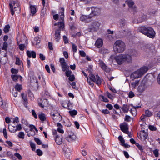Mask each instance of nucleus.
Returning <instances> with one entry per match:
<instances>
[{"label":"nucleus","instance_id":"obj_13","mask_svg":"<svg viewBox=\"0 0 160 160\" xmlns=\"http://www.w3.org/2000/svg\"><path fill=\"white\" fill-rule=\"evenodd\" d=\"M52 118L53 120L55 122L60 121L62 120V117L58 113L52 114Z\"/></svg>","mask_w":160,"mask_h":160},{"label":"nucleus","instance_id":"obj_46","mask_svg":"<svg viewBox=\"0 0 160 160\" xmlns=\"http://www.w3.org/2000/svg\"><path fill=\"white\" fill-rule=\"evenodd\" d=\"M22 129V127L21 125L20 124H17L16 126V128H15V129L16 130V132L17 131H20Z\"/></svg>","mask_w":160,"mask_h":160},{"label":"nucleus","instance_id":"obj_52","mask_svg":"<svg viewBox=\"0 0 160 160\" xmlns=\"http://www.w3.org/2000/svg\"><path fill=\"white\" fill-rule=\"evenodd\" d=\"M72 48L73 52H76L77 50V46L74 44H72Z\"/></svg>","mask_w":160,"mask_h":160},{"label":"nucleus","instance_id":"obj_41","mask_svg":"<svg viewBox=\"0 0 160 160\" xmlns=\"http://www.w3.org/2000/svg\"><path fill=\"white\" fill-rule=\"evenodd\" d=\"M63 22L64 21H62V20L61 22L58 23V25L59 28V29H60V28L63 29L64 28V24Z\"/></svg>","mask_w":160,"mask_h":160},{"label":"nucleus","instance_id":"obj_51","mask_svg":"<svg viewBox=\"0 0 160 160\" xmlns=\"http://www.w3.org/2000/svg\"><path fill=\"white\" fill-rule=\"evenodd\" d=\"M34 140L38 145H41L42 143V142L38 138H34Z\"/></svg>","mask_w":160,"mask_h":160},{"label":"nucleus","instance_id":"obj_30","mask_svg":"<svg viewBox=\"0 0 160 160\" xmlns=\"http://www.w3.org/2000/svg\"><path fill=\"white\" fill-rule=\"evenodd\" d=\"M30 9L31 13L33 15L35 14L36 13V8L35 6L33 5L30 6Z\"/></svg>","mask_w":160,"mask_h":160},{"label":"nucleus","instance_id":"obj_9","mask_svg":"<svg viewBox=\"0 0 160 160\" xmlns=\"http://www.w3.org/2000/svg\"><path fill=\"white\" fill-rule=\"evenodd\" d=\"M91 9L92 12L90 15L91 18L92 16V15H93V16H96L99 15L100 13L101 10L99 8L97 7H93L91 8Z\"/></svg>","mask_w":160,"mask_h":160},{"label":"nucleus","instance_id":"obj_38","mask_svg":"<svg viewBox=\"0 0 160 160\" xmlns=\"http://www.w3.org/2000/svg\"><path fill=\"white\" fill-rule=\"evenodd\" d=\"M18 42V44L19 46V49L21 50H23L25 48V45L24 44H19V43H20V42H18Z\"/></svg>","mask_w":160,"mask_h":160},{"label":"nucleus","instance_id":"obj_3","mask_svg":"<svg viewBox=\"0 0 160 160\" xmlns=\"http://www.w3.org/2000/svg\"><path fill=\"white\" fill-rule=\"evenodd\" d=\"M125 45L124 43L121 40H117L114 44L113 49L116 53L123 52L125 49Z\"/></svg>","mask_w":160,"mask_h":160},{"label":"nucleus","instance_id":"obj_32","mask_svg":"<svg viewBox=\"0 0 160 160\" xmlns=\"http://www.w3.org/2000/svg\"><path fill=\"white\" fill-rule=\"evenodd\" d=\"M70 114L72 116L74 117L77 114V112L75 110H71L69 111Z\"/></svg>","mask_w":160,"mask_h":160},{"label":"nucleus","instance_id":"obj_54","mask_svg":"<svg viewBox=\"0 0 160 160\" xmlns=\"http://www.w3.org/2000/svg\"><path fill=\"white\" fill-rule=\"evenodd\" d=\"M18 69L12 68L11 69V72L12 74H17L18 72Z\"/></svg>","mask_w":160,"mask_h":160},{"label":"nucleus","instance_id":"obj_45","mask_svg":"<svg viewBox=\"0 0 160 160\" xmlns=\"http://www.w3.org/2000/svg\"><path fill=\"white\" fill-rule=\"evenodd\" d=\"M131 118L130 116L128 115H126L124 120L126 121L129 122L131 121Z\"/></svg>","mask_w":160,"mask_h":160},{"label":"nucleus","instance_id":"obj_57","mask_svg":"<svg viewBox=\"0 0 160 160\" xmlns=\"http://www.w3.org/2000/svg\"><path fill=\"white\" fill-rule=\"evenodd\" d=\"M34 40L36 41V44H37L40 43L41 39L39 37H36L35 38Z\"/></svg>","mask_w":160,"mask_h":160},{"label":"nucleus","instance_id":"obj_8","mask_svg":"<svg viewBox=\"0 0 160 160\" xmlns=\"http://www.w3.org/2000/svg\"><path fill=\"white\" fill-rule=\"evenodd\" d=\"M146 86L144 82L142 81L139 82L138 86L137 88V90L139 92H143L146 89Z\"/></svg>","mask_w":160,"mask_h":160},{"label":"nucleus","instance_id":"obj_4","mask_svg":"<svg viewBox=\"0 0 160 160\" xmlns=\"http://www.w3.org/2000/svg\"><path fill=\"white\" fill-rule=\"evenodd\" d=\"M148 70V68L147 67H143L140 69L134 72L131 75V78L132 79H134L141 77L143 74Z\"/></svg>","mask_w":160,"mask_h":160},{"label":"nucleus","instance_id":"obj_1","mask_svg":"<svg viewBox=\"0 0 160 160\" xmlns=\"http://www.w3.org/2000/svg\"><path fill=\"white\" fill-rule=\"evenodd\" d=\"M138 30L150 38H154L155 35L153 29L150 27H141L138 28Z\"/></svg>","mask_w":160,"mask_h":160},{"label":"nucleus","instance_id":"obj_61","mask_svg":"<svg viewBox=\"0 0 160 160\" xmlns=\"http://www.w3.org/2000/svg\"><path fill=\"white\" fill-rule=\"evenodd\" d=\"M21 62L19 58L18 57L16 58V64L18 65H20L21 64Z\"/></svg>","mask_w":160,"mask_h":160},{"label":"nucleus","instance_id":"obj_58","mask_svg":"<svg viewBox=\"0 0 160 160\" xmlns=\"http://www.w3.org/2000/svg\"><path fill=\"white\" fill-rule=\"evenodd\" d=\"M3 135H4V137L6 138L7 139L8 136H7V135L6 129V128H4L3 129Z\"/></svg>","mask_w":160,"mask_h":160},{"label":"nucleus","instance_id":"obj_21","mask_svg":"<svg viewBox=\"0 0 160 160\" xmlns=\"http://www.w3.org/2000/svg\"><path fill=\"white\" fill-rule=\"evenodd\" d=\"M130 106L128 104H123L121 109L124 113H127L129 110Z\"/></svg>","mask_w":160,"mask_h":160},{"label":"nucleus","instance_id":"obj_48","mask_svg":"<svg viewBox=\"0 0 160 160\" xmlns=\"http://www.w3.org/2000/svg\"><path fill=\"white\" fill-rule=\"evenodd\" d=\"M145 115L147 117H150L152 115V112L148 110H147L145 111Z\"/></svg>","mask_w":160,"mask_h":160},{"label":"nucleus","instance_id":"obj_7","mask_svg":"<svg viewBox=\"0 0 160 160\" xmlns=\"http://www.w3.org/2000/svg\"><path fill=\"white\" fill-rule=\"evenodd\" d=\"M100 25V23L98 22L93 21L89 26V28L91 31H97L99 29Z\"/></svg>","mask_w":160,"mask_h":160},{"label":"nucleus","instance_id":"obj_28","mask_svg":"<svg viewBox=\"0 0 160 160\" xmlns=\"http://www.w3.org/2000/svg\"><path fill=\"white\" fill-rule=\"evenodd\" d=\"M8 128L9 131L11 132H16L15 127V126H13L10 125H8Z\"/></svg>","mask_w":160,"mask_h":160},{"label":"nucleus","instance_id":"obj_42","mask_svg":"<svg viewBox=\"0 0 160 160\" xmlns=\"http://www.w3.org/2000/svg\"><path fill=\"white\" fill-rule=\"evenodd\" d=\"M10 28V26L9 25H6L4 27L3 31L5 33H6L8 32L9 31V29Z\"/></svg>","mask_w":160,"mask_h":160},{"label":"nucleus","instance_id":"obj_60","mask_svg":"<svg viewBox=\"0 0 160 160\" xmlns=\"http://www.w3.org/2000/svg\"><path fill=\"white\" fill-rule=\"evenodd\" d=\"M72 71L69 70H67L65 72L66 75L67 77H69L71 75L72 73Z\"/></svg>","mask_w":160,"mask_h":160},{"label":"nucleus","instance_id":"obj_16","mask_svg":"<svg viewBox=\"0 0 160 160\" xmlns=\"http://www.w3.org/2000/svg\"><path fill=\"white\" fill-rule=\"evenodd\" d=\"M103 42L102 39L99 38L97 40L95 44V45L98 48L101 47L103 45Z\"/></svg>","mask_w":160,"mask_h":160},{"label":"nucleus","instance_id":"obj_62","mask_svg":"<svg viewBox=\"0 0 160 160\" xmlns=\"http://www.w3.org/2000/svg\"><path fill=\"white\" fill-rule=\"evenodd\" d=\"M19 122V118L18 117H15V118H13V123H18V122Z\"/></svg>","mask_w":160,"mask_h":160},{"label":"nucleus","instance_id":"obj_31","mask_svg":"<svg viewBox=\"0 0 160 160\" xmlns=\"http://www.w3.org/2000/svg\"><path fill=\"white\" fill-rule=\"evenodd\" d=\"M99 52L102 54H105L108 53L109 50L107 49L102 48L100 50Z\"/></svg>","mask_w":160,"mask_h":160},{"label":"nucleus","instance_id":"obj_20","mask_svg":"<svg viewBox=\"0 0 160 160\" xmlns=\"http://www.w3.org/2000/svg\"><path fill=\"white\" fill-rule=\"evenodd\" d=\"M133 107V109H131L130 110V112L132 114L133 116H135L136 114V109L137 108H141V106H134L132 105H131Z\"/></svg>","mask_w":160,"mask_h":160},{"label":"nucleus","instance_id":"obj_22","mask_svg":"<svg viewBox=\"0 0 160 160\" xmlns=\"http://www.w3.org/2000/svg\"><path fill=\"white\" fill-rule=\"evenodd\" d=\"M11 77L12 80L14 81H17L18 79H19L21 81H22V78L20 76L16 75H12Z\"/></svg>","mask_w":160,"mask_h":160},{"label":"nucleus","instance_id":"obj_37","mask_svg":"<svg viewBox=\"0 0 160 160\" xmlns=\"http://www.w3.org/2000/svg\"><path fill=\"white\" fill-rule=\"evenodd\" d=\"M61 67L62 69V71H65L66 70V69L68 68V67L67 65L66 62L64 63L61 64Z\"/></svg>","mask_w":160,"mask_h":160},{"label":"nucleus","instance_id":"obj_33","mask_svg":"<svg viewBox=\"0 0 160 160\" xmlns=\"http://www.w3.org/2000/svg\"><path fill=\"white\" fill-rule=\"evenodd\" d=\"M22 89L21 86L18 84H17L15 87V89L16 91H20Z\"/></svg>","mask_w":160,"mask_h":160},{"label":"nucleus","instance_id":"obj_43","mask_svg":"<svg viewBox=\"0 0 160 160\" xmlns=\"http://www.w3.org/2000/svg\"><path fill=\"white\" fill-rule=\"evenodd\" d=\"M126 25V21L124 19H121L120 22V25L122 27H124Z\"/></svg>","mask_w":160,"mask_h":160},{"label":"nucleus","instance_id":"obj_53","mask_svg":"<svg viewBox=\"0 0 160 160\" xmlns=\"http://www.w3.org/2000/svg\"><path fill=\"white\" fill-rule=\"evenodd\" d=\"M14 156L17 157L20 160H21L22 157L17 152L14 154Z\"/></svg>","mask_w":160,"mask_h":160},{"label":"nucleus","instance_id":"obj_59","mask_svg":"<svg viewBox=\"0 0 160 160\" xmlns=\"http://www.w3.org/2000/svg\"><path fill=\"white\" fill-rule=\"evenodd\" d=\"M135 96L134 94L132 91H130L128 94V97L130 98H132V97H134Z\"/></svg>","mask_w":160,"mask_h":160},{"label":"nucleus","instance_id":"obj_50","mask_svg":"<svg viewBox=\"0 0 160 160\" xmlns=\"http://www.w3.org/2000/svg\"><path fill=\"white\" fill-rule=\"evenodd\" d=\"M8 44L7 42H4L3 44V47L2 48V50H6L8 47Z\"/></svg>","mask_w":160,"mask_h":160},{"label":"nucleus","instance_id":"obj_40","mask_svg":"<svg viewBox=\"0 0 160 160\" xmlns=\"http://www.w3.org/2000/svg\"><path fill=\"white\" fill-rule=\"evenodd\" d=\"M137 52L136 50H132L130 51L128 54L130 55L132 58V56H135L136 55Z\"/></svg>","mask_w":160,"mask_h":160},{"label":"nucleus","instance_id":"obj_6","mask_svg":"<svg viewBox=\"0 0 160 160\" xmlns=\"http://www.w3.org/2000/svg\"><path fill=\"white\" fill-rule=\"evenodd\" d=\"M92 70V68H90V70H89V71L90 72V80L94 82H96V83L98 85L101 84V81L100 77L98 75H96V77H95L94 75L91 73V72H92L91 71Z\"/></svg>","mask_w":160,"mask_h":160},{"label":"nucleus","instance_id":"obj_44","mask_svg":"<svg viewBox=\"0 0 160 160\" xmlns=\"http://www.w3.org/2000/svg\"><path fill=\"white\" fill-rule=\"evenodd\" d=\"M140 134L141 136H142L144 138V139H147L148 137V135L147 133H145L144 132V131H143L141 133H140Z\"/></svg>","mask_w":160,"mask_h":160},{"label":"nucleus","instance_id":"obj_34","mask_svg":"<svg viewBox=\"0 0 160 160\" xmlns=\"http://www.w3.org/2000/svg\"><path fill=\"white\" fill-rule=\"evenodd\" d=\"M38 117H39L40 119L42 121H44L46 119V117L45 116V115L43 114L42 113L41 114H40L39 115Z\"/></svg>","mask_w":160,"mask_h":160},{"label":"nucleus","instance_id":"obj_14","mask_svg":"<svg viewBox=\"0 0 160 160\" xmlns=\"http://www.w3.org/2000/svg\"><path fill=\"white\" fill-rule=\"evenodd\" d=\"M55 141L58 145H60L62 142V137L61 135H56L55 137Z\"/></svg>","mask_w":160,"mask_h":160},{"label":"nucleus","instance_id":"obj_23","mask_svg":"<svg viewBox=\"0 0 160 160\" xmlns=\"http://www.w3.org/2000/svg\"><path fill=\"white\" fill-rule=\"evenodd\" d=\"M57 126L58 127L57 131L60 133L63 134L64 132V130H63V126L60 123H58L57 124Z\"/></svg>","mask_w":160,"mask_h":160},{"label":"nucleus","instance_id":"obj_15","mask_svg":"<svg viewBox=\"0 0 160 160\" xmlns=\"http://www.w3.org/2000/svg\"><path fill=\"white\" fill-rule=\"evenodd\" d=\"M126 3L128 4L129 8H132L134 11L136 10V7L133 6L134 2L132 0H127Z\"/></svg>","mask_w":160,"mask_h":160},{"label":"nucleus","instance_id":"obj_25","mask_svg":"<svg viewBox=\"0 0 160 160\" xmlns=\"http://www.w3.org/2000/svg\"><path fill=\"white\" fill-rule=\"evenodd\" d=\"M147 19V17L145 15H143L141 17L138 19V23H141L146 20Z\"/></svg>","mask_w":160,"mask_h":160},{"label":"nucleus","instance_id":"obj_24","mask_svg":"<svg viewBox=\"0 0 160 160\" xmlns=\"http://www.w3.org/2000/svg\"><path fill=\"white\" fill-rule=\"evenodd\" d=\"M139 82L138 80H136L131 83V86L132 89H135L136 87L138 86Z\"/></svg>","mask_w":160,"mask_h":160},{"label":"nucleus","instance_id":"obj_29","mask_svg":"<svg viewBox=\"0 0 160 160\" xmlns=\"http://www.w3.org/2000/svg\"><path fill=\"white\" fill-rule=\"evenodd\" d=\"M91 18V17L90 16V15L89 16L82 15L81 16L80 18V19L81 21H87V19Z\"/></svg>","mask_w":160,"mask_h":160},{"label":"nucleus","instance_id":"obj_55","mask_svg":"<svg viewBox=\"0 0 160 160\" xmlns=\"http://www.w3.org/2000/svg\"><path fill=\"white\" fill-rule=\"evenodd\" d=\"M135 145L136 146H137L138 148L141 151H142L143 150V148L142 146L140 145L139 144V143H136L135 144Z\"/></svg>","mask_w":160,"mask_h":160},{"label":"nucleus","instance_id":"obj_5","mask_svg":"<svg viewBox=\"0 0 160 160\" xmlns=\"http://www.w3.org/2000/svg\"><path fill=\"white\" fill-rule=\"evenodd\" d=\"M10 7L11 9V13L12 15L14 14V12H16V13H18L20 11V8L19 7V4L18 2L14 3L12 5L10 4Z\"/></svg>","mask_w":160,"mask_h":160},{"label":"nucleus","instance_id":"obj_47","mask_svg":"<svg viewBox=\"0 0 160 160\" xmlns=\"http://www.w3.org/2000/svg\"><path fill=\"white\" fill-rule=\"evenodd\" d=\"M118 140L120 141L121 143V145L125 143V140L121 136H119L118 137Z\"/></svg>","mask_w":160,"mask_h":160},{"label":"nucleus","instance_id":"obj_19","mask_svg":"<svg viewBox=\"0 0 160 160\" xmlns=\"http://www.w3.org/2000/svg\"><path fill=\"white\" fill-rule=\"evenodd\" d=\"M48 104V100L46 99H43L42 102L38 103V105L39 106L43 108L45 106H47Z\"/></svg>","mask_w":160,"mask_h":160},{"label":"nucleus","instance_id":"obj_64","mask_svg":"<svg viewBox=\"0 0 160 160\" xmlns=\"http://www.w3.org/2000/svg\"><path fill=\"white\" fill-rule=\"evenodd\" d=\"M153 154L156 157L158 156V149H155L153 151Z\"/></svg>","mask_w":160,"mask_h":160},{"label":"nucleus","instance_id":"obj_10","mask_svg":"<svg viewBox=\"0 0 160 160\" xmlns=\"http://www.w3.org/2000/svg\"><path fill=\"white\" fill-rule=\"evenodd\" d=\"M99 65L102 69L105 71L106 72H109L110 71V69L106 65L105 63L102 60H99Z\"/></svg>","mask_w":160,"mask_h":160},{"label":"nucleus","instance_id":"obj_56","mask_svg":"<svg viewBox=\"0 0 160 160\" xmlns=\"http://www.w3.org/2000/svg\"><path fill=\"white\" fill-rule=\"evenodd\" d=\"M149 128L151 131H156L157 129L156 127L151 125H149Z\"/></svg>","mask_w":160,"mask_h":160},{"label":"nucleus","instance_id":"obj_2","mask_svg":"<svg viewBox=\"0 0 160 160\" xmlns=\"http://www.w3.org/2000/svg\"><path fill=\"white\" fill-rule=\"evenodd\" d=\"M115 59L117 63L120 65L125 62L130 63L132 61V58L130 55L126 54H121L117 56Z\"/></svg>","mask_w":160,"mask_h":160},{"label":"nucleus","instance_id":"obj_36","mask_svg":"<svg viewBox=\"0 0 160 160\" xmlns=\"http://www.w3.org/2000/svg\"><path fill=\"white\" fill-rule=\"evenodd\" d=\"M31 82L32 83H37L38 82V80L36 79V77L34 76H32L31 78H30Z\"/></svg>","mask_w":160,"mask_h":160},{"label":"nucleus","instance_id":"obj_26","mask_svg":"<svg viewBox=\"0 0 160 160\" xmlns=\"http://www.w3.org/2000/svg\"><path fill=\"white\" fill-rule=\"evenodd\" d=\"M21 96H22V98L25 107H27V104L28 103V102L26 96H25L24 94L23 93L22 94Z\"/></svg>","mask_w":160,"mask_h":160},{"label":"nucleus","instance_id":"obj_27","mask_svg":"<svg viewBox=\"0 0 160 160\" xmlns=\"http://www.w3.org/2000/svg\"><path fill=\"white\" fill-rule=\"evenodd\" d=\"M61 12H60V19L62 21L64 20V8H63L62 7L61 8Z\"/></svg>","mask_w":160,"mask_h":160},{"label":"nucleus","instance_id":"obj_49","mask_svg":"<svg viewBox=\"0 0 160 160\" xmlns=\"http://www.w3.org/2000/svg\"><path fill=\"white\" fill-rule=\"evenodd\" d=\"M99 98H100L102 99V100L103 102H108V99L106 97H105L103 96H102V95L100 96L99 97Z\"/></svg>","mask_w":160,"mask_h":160},{"label":"nucleus","instance_id":"obj_39","mask_svg":"<svg viewBox=\"0 0 160 160\" xmlns=\"http://www.w3.org/2000/svg\"><path fill=\"white\" fill-rule=\"evenodd\" d=\"M25 134L23 132H20L18 133V137L19 138L23 139L24 138Z\"/></svg>","mask_w":160,"mask_h":160},{"label":"nucleus","instance_id":"obj_11","mask_svg":"<svg viewBox=\"0 0 160 160\" xmlns=\"http://www.w3.org/2000/svg\"><path fill=\"white\" fill-rule=\"evenodd\" d=\"M120 128L121 130L125 133H128V125L127 124H122L120 125Z\"/></svg>","mask_w":160,"mask_h":160},{"label":"nucleus","instance_id":"obj_17","mask_svg":"<svg viewBox=\"0 0 160 160\" xmlns=\"http://www.w3.org/2000/svg\"><path fill=\"white\" fill-rule=\"evenodd\" d=\"M27 54L29 57H31L32 56L33 58H34L36 57V53L34 51H27Z\"/></svg>","mask_w":160,"mask_h":160},{"label":"nucleus","instance_id":"obj_18","mask_svg":"<svg viewBox=\"0 0 160 160\" xmlns=\"http://www.w3.org/2000/svg\"><path fill=\"white\" fill-rule=\"evenodd\" d=\"M27 54L29 57H31L32 56L33 58H34L36 57V53L34 51H27Z\"/></svg>","mask_w":160,"mask_h":160},{"label":"nucleus","instance_id":"obj_35","mask_svg":"<svg viewBox=\"0 0 160 160\" xmlns=\"http://www.w3.org/2000/svg\"><path fill=\"white\" fill-rule=\"evenodd\" d=\"M0 107L3 109H5L6 107L5 104H4L3 102H2V98L0 97Z\"/></svg>","mask_w":160,"mask_h":160},{"label":"nucleus","instance_id":"obj_12","mask_svg":"<svg viewBox=\"0 0 160 160\" xmlns=\"http://www.w3.org/2000/svg\"><path fill=\"white\" fill-rule=\"evenodd\" d=\"M60 33L61 30L60 29H58L55 32L54 38L57 42H58L61 38Z\"/></svg>","mask_w":160,"mask_h":160},{"label":"nucleus","instance_id":"obj_63","mask_svg":"<svg viewBox=\"0 0 160 160\" xmlns=\"http://www.w3.org/2000/svg\"><path fill=\"white\" fill-rule=\"evenodd\" d=\"M70 138L71 139L72 141L76 139V136L74 134H72V135H69Z\"/></svg>","mask_w":160,"mask_h":160}]
</instances>
